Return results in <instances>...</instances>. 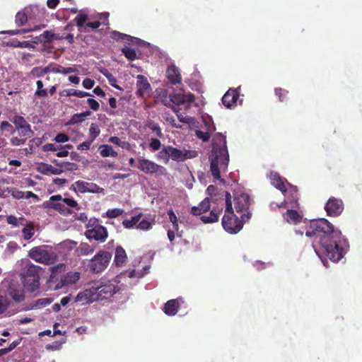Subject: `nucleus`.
I'll return each instance as SVG.
<instances>
[{
    "label": "nucleus",
    "mask_w": 362,
    "mask_h": 362,
    "mask_svg": "<svg viewBox=\"0 0 362 362\" xmlns=\"http://www.w3.org/2000/svg\"><path fill=\"white\" fill-rule=\"evenodd\" d=\"M305 235L314 239L321 245L323 254L329 260L337 262L344 257L346 240L341 233L333 229V226L325 218L312 220Z\"/></svg>",
    "instance_id": "obj_1"
},
{
    "label": "nucleus",
    "mask_w": 362,
    "mask_h": 362,
    "mask_svg": "<svg viewBox=\"0 0 362 362\" xmlns=\"http://www.w3.org/2000/svg\"><path fill=\"white\" fill-rule=\"evenodd\" d=\"M212 156H211V173L214 179H221V170L227 169L228 165V152L226 147V136L217 134L214 137Z\"/></svg>",
    "instance_id": "obj_2"
},
{
    "label": "nucleus",
    "mask_w": 362,
    "mask_h": 362,
    "mask_svg": "<svg viewBox=\"0 0 362 362\" xmlns=\"http://www.w3.org/2000/svg\"><path fill=\"white\" fill-rule=\"evenodd\" d=\"M251 216L252 214L247 211L239 219L232 210L230 192H225V215L222 217V228L225 231L230 234L238 233L243 228L244 223L249 221Z\"/></svg>",
    "instance_id": "obj_3"
},
{
    "label": "nucleus",
    "mask_w": 362,
    "mask_h": 362,
    "mask_svg": "<svg viewBox=\"0 0 362 362\" xmlns=\"http://www.w3.org/2000/svg\"><path fill=\"white\" fill-rule=\"evenodd\" d=\"M39 270L40 267L32 264L29 260L23 261L21 279L23 286L27 291L34 292L39 288Z\"/></svg>",
    "instance_id": "obj_4"
},
{
    "label": "nucleus",
    "mask_w": 362,
    "mask_h": 362,
    "mask_svg": "<svg viewBox=\"0 0 362 362\" xmlns=\"http://www.w3.org/2000/svg\"><path fill=\"white\" fill-rule=\"evenodd\" d=\"M112 259V255L105 250H99L94 257H91L88 267L93 274H98L107 269L109 262Z\"/></svg>",
    "instance_id": "obj_5"
},
{
    "label": "nucleus",
    "mask_w": 362,
    "mask_h": 362,
    "mask_svg": "<svg viewBox=\"0 0 362 362\" xmlns=\"http://www.w3.org/2000/svg\"><path fill=\"white\" fill-rule=\"evenodd\" d=\"M28 257L37 263L52 265L56 261V255L45 250V246H36L30 250Z\"/></svg>",
    "instance_id": "obj_6"
},
{
    "label": "nucleus",
    "mask_w": 362,
    "mask_h": 362,
    "mask_svg": "<svg viewBox=\"0 0 362 362\" xmlns=\"http://www.w3.org/2000/svg\"><path fill=\"white\" fill-rule=\"evenodd\" d=\"M139 171L146 175H155L156 176H164L166 175V168L152 160L146 158H138L137 164L133 166Z\"/></svg>",
    "instance_id": "obj_7"
},
{
    "label": "nucleus",
    "mask_w": 362,
    "mask_h": 362,
    "mask_svg": "<svg viewBox=\"0 0 362 362\" xmlns=\"http://www.w3.org/2000/svg\"><path fill=\"white\" fill-rule=\"evenodd\" d=\"M96 222H98V220L95 218L89 220L88 228H90V229L85 232V236H86L88 240H93L98 243H104L107 237V228L98 225Z\"/></svg>",
    "instance_id": "obj_8"
},
{
    "label": "nucleus",
    "mask_w": 362,
    "mask_h": 362,
    "mask_svg": "<svg viewBox=\"0 0 362 362\" xmlns=\"http://www.w3.org/2000/svg\"><path fill=\"white\" fill-rule=\"evenodd\" d=\"M83 291H88L93 296L107 299L114 293V286L112 284L93 281L89 283V288Z\"/></svg>",
    "instance_id": "obj_9"
},
{
    "label": "nucleus",
    "mask_w": 362,
    "mask_h": 362,
    "mask_svg": "<svg viewBox=\"0 0 362 362\" xmlns=\"http://www.w3.org/2000/svg\"><path fill=\"white\" fill-rule=\"evenodd\" d=\"M169 100L175 105H184L185 108L189 109L194 100V95L191 93H185L180 91L169 95Z\"/></svg>",
    "instance_id": "obj_10"
},
{
    "label": "nucleus",
    "mask_w": 362,
    "mask_h": 362,
    "mask_svg": "<svg viewBox=\"0 0 362 362\" xmlns=\"http://www.w3.org/2000/svg\"><path fill=\"white\" fill-rule=\"evenodd\" d=\"M75 192L81 194L84 193H100L103 192V188L98 186L97 184L93 182H84L82 180H78L72 185L71 187Z\"/></svg>",
    "instance_id": "obj_11"
},
{
    "label": "nucleus",
    "mask_w": 362,
    "mask_h": 362,
    "mask_svg": "<svg viewBox=\"0 0 362 362\" xmlns=\"http://www.w3.org/2000/svg\"><path fill=\"white\" fill-rule=\"evenodd\" d=\"M325 211L328 216L337 217L344 211V203L342 200L331 197L325 204Z\"/></svg>",
    "instance_id": "obj_12"
},
{
    "label": "nucleus",
    "mask_w": 362,
    "mask_h": 362,
    "mask_svg": "<svg viewBox=\"0 0 362 362\" xmlns=\"http://www.w3.org/2000/svg\"><path fill=\"white\" fill-rule=\"evenodd\" d=\"M11 122L14 124L15 128H16V131H18L21 137H31L34 135V132L30 129V124L22 116H14Z\"/></svg>",
    "instance_id": "obj_13"
},
{
    "label": "nucleus",
    "mask_w": 362,
    "mask_h": 362,
    "mask_svg": "<svg viewBox=\"0 0 362 362\" xmlns=\"http://www.w3.org/2000/svg\"><path fill=\"white\" fill-rule=\"evenodd\" d=\"M269 178H270V183H272V185L276 188V189L281 191V192L284 194L288 189H286V186L289 185L291 189H292V191L293 192H297V188L296 187L291 186L288 182H286V180L281 177L278 173H270V175H269Z\"/></svg>",
    "instance_id": "obj_14"
},
{
    "label": "nucleus",
    "mask_w": 362,
    "mask_h": 362,
    "mask_svg": "<svg viewBox=\"0 0 362 362\" xmlns=\"http://www.w3.org/2000/svg\"><path fill=\"white\" fill-rule=\"evenodd\" d=\"M79 279V273L77 272H69L60 277L59 281L57 283L55 289H60L76 284Z\"/></svg>",
    "instance_id": "obj_15"
},
{
    "label": "nucleus",
    "mask_w": 362,
    "mask_h": 362,
    "mask_svg": "<svg viewBox=\"0 0 362 362\" xmlns=\"http://www.w3.org/2000/svg\"><path fill=\"white\" fill-rule=\"evenodd\" d=\"M250 206V197L249 195L243 193L236 195L234 198V208H235L236 213L247 211Z\"/></svg>",
    "instance_id": "obj_16"
},
{
    "label": "nucleus",
    "mask_w": 362,
    "mask_h": 362,
    "mask_svg": "<svg viewBox=\"0 0 362 362\" xmlns=\"http://www.w3.org/2000/svg\"><path fill=\"white\" fill-rule=\"evenodd\" d=\"M137 83H136V87H137V95L144 98L151 92V85L146 80V78L142 74H138Z\"/></svg>",
    "instance_id": "obj_17"
},
{
    "label": "nucleus",
    "mask_w": 362,
    "mask_h": 362,
    "mask_svg": "<svg viewBox=\"0 0 362 362\" xmlns=\"http://www.w3.org/2000/svg\"><path fill=\"white\" fill-rule=\"evenodd\" d=\"M163 148H164V150H167L168 154H169L170 159L173 161L183 162L188 158L187 156V153L188 152H187L186 150L182 151L171 146H163Z\"/></svg>",
    "instance_id": "obj_18"
},
{
    "label": "nucleus",
    "mask_w": 362,
    "mask_h": 362,
    "mask_svg": "<svg viewBox=\"0 0 362 362\" xmlns=\"http://www.w3.org/2000/svg\"><path fill=\"white\" fill-rule=\"evenodd\" d=\"M44 207L46 209H52L60 214L63 216H69L73 214V211L65 206L60 202H44Z\"/></svg>",
    "instance_id": "obj_19"
},
{
    "label": "nucleus",
    "mask_w": 362,
    "mask_h": 362,
    "mask_svg": "<svg viewBox=\"0 0 362 362\" xmlns=\"http://www.w3.org/2000/svg\"><path fill=\"white\" fill-rule=\"evenodd\" d=\"M182 302L181 298L169 300L164 304L163 311H164V313L168 316H175L176 313H177L180 303Z\"/></svg>",
    "instance_id": "obj_20"
},
{
    "label": "nucleus",
    "mask_w": 362,
    "mask_h": 362,
    "mask_svg": "<svg viewBox=\"0 0 362 362\" xmlns=\"http://www.w3.org/2000/svg\"><path fill=\"white\" fill-rule=\"evenodd\" d=\"M105 298L98 297L90 294L88 291H81L76 296L75 301L81 303L82 305L92 303L93 301L102 300Z\"/></svg>",
    "instance_id": "obj_21"
},
{
    "label": "nucleus",
    "mask_w": 362,
    "mask_h": 362,
    "mask_svg": "<svg viewBox=\"0 0 362 362\" xmlns=\"http://www.w3.org/2000/svg\"><path fill=\"white\" fill-rule=\"evenodd\" d=\"M238 98V92L235 89H229L226 93L222 96V104L225 107L230 108L236 103Z\"/></svg>",
    "instance_id": "obj_22"
},
{
    "label": "nucleus",
    "mask_w": 362,
    "mask_h": 362,
    "mask_svg": "<svg viewBox=\"0 0 362 362\" xmlns=\"http://www.w3.org/2000/svg\"><path fill=\"white\" fill-rule=\"evenodd\" d=\"M167 78L169 83L176 85L180 83L182 77L175 66H169L167 69Z\"/></svg>",
    "instance_id": "obj_23"
},
{
    "label": "nucleus",
    "mask_w": 362,
    "mask_h": 362,
    "mask_svg": "<svg viewBox=\"0 0 362 362\" xmlns=\"http://www.w3.org/2000/svg\"><path fill=\"white\" fill-rule=\"evenodd\" d=\"M210 209V199L206 197L200 204H199L198 206H194L191 208V214L194 216H199L204 212H206Z\"/></svg>",
    "instance_id": "obj_24"
},
{
    "label": "nucleus",
    "mask_w": 362,
    "mask_h": 362,
    "mask_svg": "<svg viewBox=\"0 0 362 362\" xmlns=\"http://www.w3.org/2000/svg\"><path fill=\"white\" fill-rule=\"evenodd\" d=\"M127 259V257L126 256V252H124V250H123L122 247H116V249H115V259H113L115 265H116V267H122L123 264L126 262Z\"/></svg>",
    "instance_id": "obj_25"
},
{
    "label": "nucleus",
    "mask_w": 362,
    "mask_h": 362,
    "mask_svg": "<svg viewBox=\"0 0 362 362\" xmlns=\"http://www.w3.org/2000/svg\"><path fill=\"white\" fill-rule=\"evenodd\" d=\"M47 66H52L50 69H52V72L54 74H62L64 75H67L70 74H76L78 73V70L75 67H68L65 68L62 66L57 64H52Z\"/></svg>",
    "instance_id": "obj_26"
},
{
    "label": "nucleus",
    "mask_w": 362,
    "mask_h": 362,
    "mask_svg": "<svg viewBox=\"0 0 362 362\" xmlns=\"http://www.w3.org/2000/svg\"><path fill=\"white\" fill-rule=\"evenodd\" d=\"M221 212V206L216 207L212 209L211 213H209V216H202L200 217V220L203 221L204 223H211L218 221V218H219V214Z\"/></svg>",
    "instance_id": "obj_27"
},
{
    "label": "nucleus",
    "mask_w": 362,
    "mask_h": 362,
    "mask_svg": "<svg viewBox=\"0 0 362 362\" xmlns=\"http://www.w3.org/2000/svg\"><path fill=\"white\" fill-rule=\"evenodd\" d=\"M154 225V217L151 215L144 216V219L138 222L137 229L141 230H148L152 228V226Z\"/></svg>",
    "instance_id": "obj_28"
},
{
    "label": "nucleus",
    "mask_w": 362,
    "mask_h": 362,
    "mask_svg": "<svg viewBox=\"0 0 362 362\" xmlns=\"http://www.w3.org/2000/svg\"><path fill=\"white\" fill-rule=\"evenodd\" d=\"M283 218L286 221L292 223L296 224L300 222V219L302 218L297 211L295 209H288L284 215H283Z\"/></svg>",
    "instance_id": "obj_29"
},
{
    "label": "nucleus",
    "mask_w": 362,
    "mask_h": 362,
    "mask_svg": "<svg viewBox=\"0 0 362 362\" xmlns=\"http://www.w3.org/2000/svg\"><path fill=\"white\" fill-rule=\"evenodd\" d=\"M60 95L62 96H75L79 98H83L84 97H88L91 95L87 91H83L80 90H74V89H65L60 91Z\"/></svg>",
    "instance_id": "obj_30"
},
{
    "label": "nucleus",
    "mask_w": 362,
    "mask_h": 362,
    "mask_svg": "<svg viewBox=\"0 0 362 362\" xmlns=\"http://www.w3.org/2000/svg\"><path fill=\"white\" fill-rule=\"evenodd\" d=\"M38 170L41 172V173L44 174L45 175H60L61 170L52 166V165H48L46 163H42L41 165H40V168H38Z\"/></svg>",
    "instance_id": "obj_31"
},
{
    "label": "nucleus",
    "mask_w": 362,
    "mask_h": 362,
    "mask_svg": "<svg viewBox=\"0 0 362 362\" xmlns=\"http://www.w3.org/2000/svg\"><path fill=\"white\" fill-rule=\"evenodd\" d=\"M98 150H99V154H100V156L103 158H107V157H112V158H116L117 157V152H115L111 146H109L107 144H102L99 146V148H98Z\"/></svg>",
    "instance_id": "obj_32"
},
{
    "label": "nucleus",
    "mask_w": 362,
    "mask_h": 362,
    "mask_svg": "<svg viewBox=\"0 0 362 362\" xmlns=\"http://www.w3.org/2000/svg\"><path fill=\"white\" fill-rule=\"evenodd\" d=\"M95 250V247L90 246L86 243H81L78 247L76 248V254L78 256H85L92 254Z\"/></svg>",
    "instance_id": "obj_33"
},
{
    "label": "nucleus",
    "mask_w": 362,
    "mask_h": 362,
    "mask_svg": "<svg viewBox=\"0 0 362 362\" xmlns=\"http://www.w3.org/2000/svg\"><path fill=\"white\" fill-rule=\"evenodd\" d=\"M111 37L117 41L132 42L134 40H138L137 38L124 34L122 33L114 30L111 32Z\"/></svg>",
    "instance_id": "obj_34"
},
{
    "label": "nucleus",
    "mask_w": 362,
    "mask_h": 362,
    "mask_svg": "<svg viewBox=\"0 0 362 362\" xmlns=\"http://www.w3.org/2000/svg\"><path fill=\"white\" fill-rule=\"evenodd\" d=\"M8 296L15 302L21 303L25 299L23 292L21 290L14 288L13 287L8 288Z\"/></svg>",
    "instance_id": "obj_35"
},
{
    "label": "nucleus",
    "mask_w": 362,
    "mask_h": 362,
    "mask_svg": "<svg viewBox=\"0 0 362 362\" xmlns=\"http://www.w3.org/2000/svg\"><path fill=\"white\" fill-rule=\"evenodd\" d=\"M140 218H141V214H138L136 216H132L129 220H124L122 226L127 229H131L140 222Z\"/></svg>",
    "instance_id": "obj_36"
},
{
    "label": "nucleus",
    "mask_w": 362,
    "mask_h": 362,
    "mask_svg": "<svg viewBox=\"0 0 362 362\" xmlns=\"http://www.w3.org/2000/svg\"><path fill=\"white\" fill-rule=\"evenodd\" d=\"M21 233H23V238L24 240H29L34 235V225L31 222L27 223L23 230H21Z\"/></svg>",
    "instance_id": "obj_37"
},
{
    "label": "nucleus",
    "mask_w": 362,
    "mask_h": 362,
    "mask_svg": "<svg viewBox=\"0 0 362 362\" xmlns=\"http://www.w3.org/2000/svg\"><path fill=\"white\" fill-rule=\"evenodd\" d=\"M100 73H102V74L106 77L107 81H108V83H110V86L116 88V90H122V88L116 84L117 79L113 76V74L110 73L107 69L100 71Z\"/></svg>",
    "instance_id": "obj_38"
},
{
    "label": "nucleus",
    "mask_w": 362,
    "mask_h": 362,
    "mask_svg": "<svg viewBox=\"0 0 362 362\" xmlns=\"http://www.w3.org/2000/svg\"><path fill=\"white\" fill-rule=\"evenodd\" d=\"M50 68L51 66H45V68L41 66H36L32 69V71H30V74L35 77H42L45 74L51 72Z\"/></svg>",
    "instance_id": "obj_39"
},
{
    "label": "nucleus",
    "mask_w": 362,
    "mask_h": 362,
    "mask_svg": "<svg viewBox=\"0 0 362 362\" xmlns=\"http://www.w3.org/2000/svg\"><path fill=\"white\" fill-rule=\"evenodd\" d=\"M146 127L148 128V129L151 130L152 132L155 133V135L159 138H162L163 134L160 132V128L158 124L149 120L146 122Z\"/></svg>",
    "instance_id": "obj_40"
},
{
    "label": "nucleus",
    "mask_w": 362,
    "mask_h": 362,
    "mask_svg": "<svg viewBox=\"0 0 362 362\" xmlns=\"http://www.w3.org/2000/svg\"><path fill=\"white\" fill-rule=\"evenodd\" d=\"M43 28H45V25L36 26L33 28H30V29L7 30V31L2 32V33H6L8 35H21V34H24V33H30V32H33V31H36V30Z\"/></svg>",
    "instance_id": "obj_41"
},
{
    "label": "nucleus",
    "mask_w": 362,
    "mask_h": 362,
    "mask_svg": "<svg viewBox=\"0 0 362 362\" xmlns=\"http://www.w3.org/2000/svg\"><path fill=\"white\" fill-rule=\"evenodd\" d=\"M24 221L25 219H23V217L18 218L14 216H7V218H6V221H7V224L11 225L15 227H19L21 226H25L26 224H24L21 222Z\"/></svg>",
    "instance_id": "obj_42"
},
{
    "label": "nucleus",
    "mask_w": 362,
    "mask_h": 362,
    "mask_svg": "<svg viewBox=\"0 0 362 362\" xmlns=\"http://www.w3.org/2000/svg\"><path fill=\"white\" fill-rule=\"evenodd\" d=\"M122 54L125 58L128 59L130 61H134L138 58L136 56V52L132 48H129V47H125L122 49Z\"/></svg>",
    "instance_id": "obj_43"
},
{
    "label": "nucleus",
    "mask_w": 362,
    "mask_h": 362,
    "mask_svg": "<svg viewBox=\"0 0 362 362\" xmlns=\"http://www.w3.org/2000/svg\"><path fill=\"white\" fill-rule=\"evenodd\" d=\"M28 22V16L22 11L16 13L15 15V24L19 27L23 26Z\"/></svg>",
    "instance_id": "obj_44"
},
{
    "label": "nucleus",
    "mask_w": 362,
    "mask_h": 362,
    "mask_svg": "<svg viewBox=\"0 0 362 362\" xmlns=\"http://www.w3.org/2000/svg\"><path fill=\"white\" fill-rule=\"evenodd\" d=\"M37 89L35 91V95L38 98H45L47 97V89L43 88V83L42 81H36Z\"/></svg>",
    "instance_id": "obj_45"
},
{
    "label": "nucleus",
    "mask_w": 362,
    "mask_h": 362,
    "mask_svg": "<svg viewBox=\"0 0 362 362\" xmlns=\"http://www.w3.org/2000/svg\"><path fill=\"white\" fill-rule=\"evenodd\" d=\"M0 129L1 131L8 134V135H13V134L17 132V130H16V127H13L12 124L8 122H1Z\"/></svg>",
    "instance_id": "obj_46"
},
{
    "label": "nucleus",
    "mask_w": 362,
    "mask_h": 362,
    "mask_svg": "<svg viewBox=\"0 0 362 362\" xmlns=\"http://www.w3.org/2000/svg\"><path fill=\"white\" fill-rule=\"evenodd\" d=\"M100 134V129L95 123H91L89 127V140L95 141Z\"/></svg>",
    "instance_id": "obj_47"
},
{
    "label": "nucleus",
    "mask_w": 362,
    "mask_h": 362,
    "mask_svg": "<svg viewBox=\"0 0 362 362\" xmlns=\"http://www.w3.org/2000/svg\"><path fill=\"white\" fill-rule=\"evenodd\" d=\"M62 204L66 205L68 208L74 209L76 211L79 210V205L76 203V201L73 198H64L62 201H60Z\"/></svg>",
    "instance_id": "obj_48"
},
{
    "label": "nucleus",
    "mask_w": 362,
    "mask_h": 362,
    "mask_svg": "<svg viewBox=\"0 0 362 362\" xmlns=\"http://www.w3.org/2000/svg\"><path fill=\"white\" fill-rule=\"evenodd\" d=\"M11 46L14 48H33V45L28 41L13 40Z\"/></svg>",
    "instance_id": "obj_49"
},
{
    "label": "nucleus",
    "mask_w": 362,
    "mask_h": 362,
    "mask_svg": "<svg viewBox=\"0 0 362 362\" xmlns=\"http://www.w3.org/2000/svg\"><path fill=\"white\" fill-rule=\"evenodd\" d=\"M275 96L278 97L279 101L284 102L286 100V95H288V90L282 89L281 88H275L274 89Z\"/></svg>",
    "instance_id": "obj_50"
},
{
    "label": "nucleus",
    "mask_w": 362,
    "mask_h": 362,
    "mask_svg": "<svg viewBox=\"0 0 362 362\" xmlns=\"http://www.w3.org/2000/svg\"><path fill=\"white\" fill-rule=\"evenodd\" d=\"M51 304V299L49 298H39L35 301V304H33V308H42L48 305Z\"/></svg>",
    "instance_id": "obj_51"
},
{
    "label": "nucleus",
    "mask_w": 362,
    "mask_h": 362,
    "mask_svg": "<svg viewBox=\"0 0 362 362\" xmlns=\"http://www.w3.org/2000/svg\"><path fill=\"white\" fill-rule=\"evenodd\" d=\"M156 158L159 159V160H161L164 162V163L167 164L170 158V156H168V151H166V149L161 148L160 150L159 153L156 154Z\"/></svg>",
    "instance_id": "obj_52"
},
{
    "label": "nucleus",
    "mask_w": 362,
    "mask_h": 362,
    "mask_svg": "<svg viewBox=\"0 0 362 362\" xmlns=\"http://www.w3.org/2000/svg\"><path fill=\"white\" fill-rule=\"evenodd\" d=\"M86 20L87 15L83 13L76 16L75 19H74V21H75L76 26H77L78 28H82L83 24H84Z\"/></svg>",
    "instance_id": "obj_53"
},
{
    "label": "nucleus",
    "mask_w": 362,
    "mask_h": 362,
    "mask_svg": "<svg viewBox=\"0 0 362 362\" xmlns=\"http://www.w3.org/2000/svg\"><path fill=\"white\" fill-rule=\"evenodd\" d=\"M37 37H41L44 38L45 42L50 43L54 37V33L52 30H45L42 34Z\"/></svg>",
    "instance_id": "obj_54"
},
{
    "label": "nucleus",
    "mask_w": 362,
    "mask_h": 362,
    "mask_svg": "<svg viewBox=\"0 0 362 362\" xmlns=\"http://www.w3.org/2000/svg\"><path fill=\"white\" fill-rule=\"evenodd\" d=\"M29 137L27 136H21V138L18 137H13L10 139V144L14 146H21L23 144H25V142H26V139Z\"/></svg>",
    "instance_id": "obj_55"
},
{
    "label": "nucleus",
    "mask_w": 362,
    "mask_h": 362,
    "mask_svg": "<svg viewBox=\"0 0 362 362\" xmlns=\"http://www.w3.org/2000/svg\"><path fill=\"white\" fill-rule=\"evenodd\" d=\"M195 136L198 137L199 139L203 141V142H206L210 139V132H202L201 130L195 131Z\"/></svg>",
    "instance_id": "obj_56"
},
{
    "label": "nucleus",
    "mask_w": 362,
    "mask_h": 362,
    "mask_svg": "<svg viewBox=\"0 0 362 362\" xmlns=\"http://www.w3.org/2000/svg\"><path fill=\"white\" fill-rule=\"evenodd\" d=\"M123 211L121 209H108L106 212L107 217L110 218H117L122 214Z\"/></svg>",
    "instance_id": "obj_57"
},
{
    "label": "nucleus",
    "mask_w": 362,
    "mask_h": 362,
    "mask_svg": "<svg viewBox=\"0 0 362 362\" xmlns=\"http://www.w3.org/2000/svg\"><path fill=\"white\" fill-rule=\"evenodd\" d=\"M91 115V112L90 111H86V112H83L80 114H75V115H74V117H72V121H74V122H82L84 118H86V117H88Z\"/></svg>",
    "instance_id": "obj_58"
},
{
    "label": "nucleus",
    "mask_w": 362,
    "mask_h": 362,
    "mask_svg": "<svg viewBox=\"0 0 362 362\" xmlns=\"http://www.w3.org/2000/svg\"><path fill=\"white\" fill-rule=\"evenodd\" d=\"M69 141V136L64 133H59L54 137V141L58 144H64Z\"/></svg>",
    "instance_id": "obj_59"
},
{
    "label": "nucleus",
    "mask_w": 362,
    "mask_h": 362,
    "mask_svg": "<svg viewBox=\"0 0 362 362\" xmlns=\"http://www.w3.org/2000/svg\"><path fill=\"white\" fill-rule=\"evenodd\" d=\"M148 146H150V149H151V151L153 152L158 151L160 148V140L158 139H151V140H150V144H148Z\"/></svg>",
    "instance_id": "obj_60"
},
{
    "label": "nucleus",
    "mask_w": 362,
    "mask_h": 362,
    "mask_svg": "<svg viewBox=\"0 0 362 362\" xmlns=\"http://www.w3.org/2000/svg\"><path fill=\"white\" fill-rule=\"evenodd\" d=\"M92 142H93V140L91 139L82 142L81 144L77 145V150L87 151L90 149V146H91Z\"/></svg>",
    "instance_id": "obj_61"
},
{
    "label": "nucleus",
    "mask_w": 362,
    "mask_h": 362,
    "mask_svg": "<svg viewBox=\"0 0 362 362\" xmlns=\"http://www.w3.org/2000/svg\"><path fill=\"white\" fill-rule=\"evenodd\" d=\"M59 150H60V147H59V146L52 144H47L42 146V151H44V152H55Z\"/></svg>",
    "instance_id": "obj_62"
},
{
    "label": "nucleus",
    "mask_w": 362,
    "mask_h": 362,
    "mask_svg": "<svg viewBox=\"0 0 362 362\" xmlns=\"http://www.w3.org/2000/svg\"><path fill=\"white\" fill-rule=\"evenodd\" d=\"M100 26V22L98 21H96V22H89L86 24L83 23V30L84 32H87V30L86 29L87 28H90V29H93V30H95L97 29L98 27ZM78 29H81V28H78ZM80 31H82V30H80Z\"/></svg>",
    "instance_id": "obj_63"
},
{
    "label": "nucleus",
    "mask_w": 362,
    "mask_h": 362,
    "mask_svg": "<svg viewBox=\"0 0 362 362\" xmlns=\"http://www.w3.org/2000/svg\"><path fill=\"white\" fill-rule=\"evenodd\" d=\"M86 103H88V105H89L91 110L94 112H97L98 110V103L97 100L93 98H88V100H86Z\"/></svg>",
    "instance_id": "obj_64"
}]
</instances>
